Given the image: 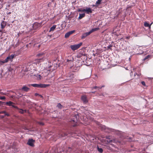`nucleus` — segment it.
I'll use <instances>...</instances> for the list:
<instances>
[{
    "label": "nucleus",
    "instance_id": "40",
    "mask_svg": "<svg viewBox=\"0 0 153 153\" xmlns=\"http://www.w3.org/2000/svg\"><path fill=\"white\" fill-rule=\"evenodd\" d=\"M129 38H130L129 36H127V37H126V38L127 39H129Z\"/></svg>",
    "mask_w": 153,
    "mask_h": 153
},
{
    "label": "nucleus",
    "instance_id": "53",
    "mask_svg": "<svg viewBox=\"0 0 153 153\" xmlns=\"http://www.w3.org/2000/svg\"><path fill=\"white\" fill-rule=\"evenodd\" d=\"M2 32V30H0V33Z\"/></svg>",
    "mask_w": 153,
    "mask_h": 153
},
{
    "label": "nucleus",
    "instance_id": "21",
    "mask_svg": "<svg viewBox=\"0 0 153 153\" xmlns=\"http://www.w3.org/2000/svg\"><path fill=\"white\" fill-rule=\"evenodd\" d=\"M102 1V0H97V1L96 2V4L97 5H99L100 4H101V2Z\"/></svg>",
    "mask_w": 153,
    "mask_h": 153
},
{
    "label": "nucleus",
    "instance_id": "22",
    "mask_svg": "<svg viewBox=\"0 0 153 153\" xmlns=\"http://www.w3.org/2000/svg\"><path fill=\"white\" fill-rule=\"evenodd\" d=\"M6 63L5 62V60H4L3 61L0 60V66H1V65H3L4 64V63Z\"/></svg>",
    "mask_w": 153,
    "mask_h": 153
},
{
    "label": "nucleus",
    "instance_id": "42",
    "mask_svg": "<svg viewBox=\"0 0 153 153\" xmlns=\"http://www.w3.org/2000/svg\"><path fill=\"white\" fill-rule=\"evenodd\" d=\"M106 138L107 139H110L109 137V136H107V137H106Z\"/></svg>",
    "mask_w": 153,
    "mask_h": 153
},
{
    "label": "nucleus",
    "instance_id": "49",
    "mask_svg": "<svg viewBox=\"0 0 153 153\" xmlns=\"http://www.w3.org/2000/svg\"><path fill=\"white\" fill-rule=\"evenodd\" d=\"M24 111V112H26L27 110H23Z\"/></svg>",
    "mask_w": 153,
    "mask_h": 153
},
{
    "label": "nucleus",
    "instance_id": "35",
    "mask_svg": "<svg viewBox=\"0 0 153 153\" xmlns=\"http://www.w3.org/2000/svg\"><path fill=\"white\" fill-rule=\"evenodd\" d=\"M7 116L8 117V116H10V114H8V113H6V112H5V116Z\"/></svg>",
    "mask_w": 153,
    "mask_h": 153
},
{
    "label": "nucleus",
    "instance_id": "20",
    "mask_svg": "<svg viewBox=\"0 0 153 153\" xmlns=\"http://www.w3.org/2000/svg\"><path fill=\"white\" fill-rule=\"evenodd\" d=\"M57 107L59 108L62 109L63 107V106L60 103H59L57 104Z\"/></svg>",
    "mask_w": 153,
    "mask_h": 153
},
{
    "label": "nucleus",
    "instance_id": "39",
    "mask_svg": "<svg viewBox=\"0 0 153 153\" xmlns=\"http://www.w3.org/2000/svg\"><path fill=\"white\" fill-rule=\"evenodd\" d=\"M104 87V85H102V86L101 87H100V89H101V88H102V87Z\"/></svg>",
    "mask_w": 153,
    "mask_h": 153
},
{
    "label": "nucleus",
    "instance_id": "1",
    "mask_svg": "<svg viewBox=\"0 0 153 153\" xmlns=\"http://www.w3.org/2000/svg\"><path fill=\"white\" fill-rule=\"evenodd\" d=\"M82 43L80 42L78 44H75L70 46V48L73 51H75L78 49L82 45Z\"/></svg>",
    "mask_w": 153,
    "mask_h": 153
},
{
    "label": "nucleus",
    "instance_id": "15",
    "mask_svg": "<svg viewBox=\"0 0 153 153\" xmlns=\"http://www.w3.org/2000/svg\"><path fill=\"white\" fill-rule=\"evenodd\" d=\"M27 86L28 87H30V86H32L34 87H38V84H30L27 85Z\"/></svg>",
    "mask_w": 153,
    "mask_h": 153
},
{
    "label": "nucleus",
    "instance_id": "31",
    "mask_svg": "<svg viewBox=\"0 0 153 153\" xmlns=\"http://www.w3.org/2000/svg\"><path fill=\"white\" fill-rule=\"evenodd\" d=\"M112 47V45H109L108 46V48L110 49H111V48Z\"/></svg>",
    "mask_w": 153,
    "mask_h": 153
},
{
    "label": "nucleus",
    "instance_id": "56",
    "mask_svg": "<svg viewBox=\"0 0 153 153\" xmlns=\"http://www.w3.org/2000/svg\"><path fill=\"white\" fill-rule=\"evenodd\" d=\"M5 117V115H4V116H1V117Z\"/></svg>",
    "mask_w": 153,
    "mask_h": 153
},
{
    "label": "nucleus",
    "instance_id": "45",
    "mask_svg": "<svg viewBox=\"0 0 153 153\" xmlns=\"http://www.w3.org/2000/svg\"><path fill=\"white\" fill-rule=\"evenodd\" d=\"M39 97H42V96L41 95L39 94Z\"/></svg>",
    "mask_w": 153,
    "mask_h": 153
},
{
    "label": "nucleus",
    "instance_id": "27",
    "mask_svg": "<svg viewBox=\"0 0 153 153\" xmlns=\"http://www.w3.org/2000/svg\"><path fill=\"white\" fill-rule=\"evenodd\" d=\"M20 111H19V113L21 114H23L24 113V111L22 109H20Z\"/></svg>",
    "mask_w": 153,
    "mask_h": 153
},
{
    "label": "nucleus",
    "instance_id": "7",
    "mask_svg": "<svg viewBox=\"0 0 153 153\" xmlns=\"http://www.w3.org/2000/svg\"><path fill=\"white\" fill-rule=\"evenodd\" d=\"M50 86V84H39V88H45L49 86Z\"/></svg>",
    "mask_w": 153,
    "mask_h": 153
},
{
    "label": "nucleus",
    "instance_id": "57",
    "mask_svg": "<svg viewBox=\"0 0 153 153\" xmlns=\"http://www.w3.org/2000/svg\"><path fill=\"white\" fill-rule=\"evenodd\" d=\"M1 102L0 101V103H1Z\"/></svg>",
    "mask_w": 153,
    "mask_h": 153
},
{
    "label": "nucleus",
    "instance_id": "48",
    "mask_svg": "<svg viewBox=\"0 0 153 153\" xmlns=\"http://www.w3.org/2000/svg\"><path fill=\"white\" fill-rule=\"evenodd\" d=\"M40 153H48V152H45L44 153L43 152H41Z\"/></svg>",
    "mask_w": 153,
    "mask_h": 153
},
{
    "label": "nucleus",
    "instance_id": "58",
    "mask_svg": "<svg viewBox=\"0 0 153 153\" xmlns=\"http://www.w3.org/2000/svg\"><path fill=\"white\" fill-rule=\"evenodd\" d=\"M0 114H1V111L0 112Z\"/></svg>",
    "mask_w": 153,
    "mask_h": 153
},
{
    "label": "nucleus",
    "instance_id": "28",
    "mask_svg": "<svg viewBox=\"0 0 153 153\" xmlns=\"http://www.w3.org/2000/svg\"><path fill=\"white\" fill-rule=\"evenodd\" d=\"M44 124L42 122H39V125H40L42 126L44 125Z\"/></svg>",
    "mask_w": 153,
    "mask_h": 153
},
{
    "label": "nucleus",
    "instance_id": "2",
    "mask_svg": "<svg viewBox=\"0 0 153 153\" xmlns=\"http://www.w3.org/2000/svg\"><path fill=\"white\" fill-rule=\"evenodd\" d=\"M95 31V29H93L91 30L89 32H87L83 34L81 37V39H85L86 37L87 36H88L90 35L92 33Z\"/></svg>",
    "mask_w": 153,
    "mask_h": 153
},
{
    "label": "nucleus",
    "instance_id": "32",
    "mask_svg": "<svg viewBox=\"0 0 153 153\" xmlns=\"http://www.w3.org/2000/svg\"><path fill=\"white\" fill-rule=\"evenodd\" d=\"M97 88H98V89H100V87H97V86H94V87L93 88H92V89H96Z\"/></svg>",
    "mask_w": 153,
    "mask_h": 153
},
{
    "label": "nucleus",
    "instance_id": "4",
    "mask_svg": "<svg viewBox=\"0 0 153 153\" xmlns=\"http://www.w3.org/2000/svg\"><path fill=\"white\" fill-rule=\"evenodd\" d=\"M81 99L84 103H86L88 102V101L87 100V97L86 95H84L82 96Z\"/></svg>",
    "mask_w": 153,
    "mask_h": 153
},
{
    "label": "nucleus",
    "instance_id": "16",
    "mask_svg": "<svg viewBox=\"0 0 153 153\" xmlns=\"http://www.w3.org/2000/svg\"><path fill=\"white\" fill-rule=\"evenodd\" d=\"M153 23H151L150 25L147 22H145L144 23V25L146 27H148L150 29L151 28V26Z\"/></svg>",
    "mask_w": 153,
    "mask_h": 153
},
{
    "label": "nucleus",
    "instance_id": "37",
    "mask_svg": "<svg viewBox=\"0 0 153 153\" xmlns=\"http://www.w3.org/2000/svg\"><path fill=\"white\" fill-rule=\"evenodd\" d=\"M137 75L138 76H139L140 75H141V74H137V73H136L135 74H134V76H135V75Z\"/></svg>",
    "mask_w": 153,
    "mask_h": 153
},
{
    "label": "nucleus",
    "instance_id": "50",
    "mask_svg": "<svg viewBox=\"0 0 153 153\" xmlns=\"http://www.w3.org/2000/svg\"><path fill=\"white\" fill-rule=\"evenodd\" d=\"M131 7V6H129V7H128L127 8V9L128 8H130V7Z\"/></svg>",
    "mask_w": 153,
    "mask_h": 153
},
{
    "label": "nucleus",
    "instance_id": "43",
    "mask_svg": "<svg viewBox=\"0 0 153 153\" xmlns=\"http://www.w3.org/2000/svg\"><path fill=\"white\" fill-rule=\"evenodd\" d=\"M37 24V23H35L34 25H33V27H35V25H36Z\"/></svg>",
    "mask_w": 153,
    "mask_h": 153
},
{
    "label": "nucleus",
    "instance_id": "11",
    "mask_svg": "<svg viewBox=\"0 0 153 153\" xmlns=\"http://www.w3.org/2000/svg\"><path fill=\"white\" fill-rule=\"evenodd\" d=\"M22 90L25 92H28L30 90V88L24 85L22 87Z\"/></svg>",
    "mask_w": 153,
    "mask_h": 153
},
{
    "label": "nucleus",
    "instance_id": "19",
    "mask_svg": "<svg viewBox=\"0 0 153 153\" xmlns=\"http://www.w3.org/2000/svg\"><path fill=\"white\" fill-rule=\"evenodd\" d=\"M5 62L6 63L9 60H11V59H10V57L9 56L7 57V58L4 60Z\"/></svg>",
    "mask_w": 153,
    "mask_h": 153
},
{
    "label": "nucleus",
    "instance_id": "3",
    "mask_svg": "<svg viewBox=\"0 0 153 153\" xmlns=\"http://www.w3.org/2000/svg\"><path fill=\"white\" fill-rule=\"evenodd\" d=\"M74 118H73V120H71V122L73 123V124L72 125L73 127H75L77 125V120L76 118V116L74 115Z\"/></svg>",
    "mask_w": 153,
    "mask_h": 153
},
{
    "label": "nucleus",
    "instance_id": "55",
    "mask_svg": "<svg viewBox=\"0 0 153 153\" xmlns=\"http://www.w3.org/2000/svg\"><path fill=\"white\" fill-rule=\"evenodd\" d=\"M52 67H53V66H52L50 65V67H49L52 68Z\"/></svg>",
    "mask_w": 153,
    "mask_h": 153
},
{
    "label": "nucleus",
    "instance_id": "24",
    "mask_svg": "<svg viewBox=\"0 0 153 153\" xmlns=\"http://www.w3.org/2000/svg\"><path fill=\"white\" fill-rule=\"evenodd\" d=\"M78 12H85V9H82L81 8H79L78 9Z\"/></svg>",
    "mask_w": 153,
    "mask_h": 153
},
{
    "label": "nucleus",
    "instance_id": "10",
    "mask_svg": "<svg viewBox=\"0 0 153 153\" xmlns=\"http://www.w3.org/2000/svg\"><path fill=\"white\" fill-rule=\"evenodd\" d=\"M43 54H39V62H42L44 60Z\"/></svg>",
    "mask_w": 153,
    "mask_h": 153
},
{
    "label": "nucleus",
    "instance_id": "8",
    "mask_svg": "<svg viewBox=\"0 0 153 153\" xmlns=\"http://www.w3.org/2000/svg\"><path fill=\"white\" fill-rule=\"evenodd\" d=\"M34 140L32 139H29L27 144L29 146H33Z\"/></svg>",
    "mask_w": 153,
    "mask_h": 153
},
{
    "label": "nucleus",
    "instance_id": "29",
    "mask_svg": "<svg viewBox=\"0 0 153 153\" xmlns=\"http://www.w3.org/2000/svg\"><path fill=\"white\" fill-rule=\"evenodd\" d=\"M141 84L142 85H143L144 86H146V85L145 84V83L144 81H142L141 82Z\"/></svg>",
    "mask_w": 153,
    "mask_h": 153
},
{
    "label": "nucleus",
    "instance_id": "9",
    "mask_svg": "<svg viewBox=\"0 0 153 153\" xmlns=\"http://www.w3.org/2000/svg\"><path fill=\"white\" fill-rule=\"evenodd\" d=\"M85 11L87 14H89L90 13H92V12L91 9L90 8L86 7V8L85 9Z\"/></svg>",
    "mask_w": 153,
    "mask_h": 153
},
{
    "label": "nucleus",
    "instance_id": "33",
    "mask_svg": "<svg viewBox=\"0 0 153 153\" xmlns=\"http://www.w3.org/2000/svg\"><path fill=\"white\" fill-rule=\"evenodd\" d=\"M48 71H51V72H53V75H54V73L55 72L54 71V69H53V70L52 69V70L51 69H50V70H48Z\"/></svg>",
    "mask_w": 153,
    "mask_h": 153
},
{
    "label": "nucleus",
    "instance_id": "54",
    "mask_svg": "<svg viewBox=\"0 0 153 153\" xmlns=\"http://www.w3.org/2000/svg\"><path fill=\"white\" fill-rule=\"evenodd\" d=\"M91 93H92L94 94V93H95V92H92Z\"/></svg>",
    "mask_w": 153,
    "mask_h": 153
},
{
    "label": "nucleus",
    "instance_id": "38",
    "mask_svg": "<svg viewBox=\"0 0 153 153\" xmlns=\"http://www.w3.org/2000/svg\"><path fill=\"white\" fill-rule=\"evenodd\" d=\"M137 75L138 76H139L140 75H141V74H137V73H136L135 74H134V76H135V75Z\"/></svg>",
    "mask_w": 153,
    "mask_h": 153
},
{
    "label": "nucleus",
    "instance_id": "41",
    "mask_svg": "<svg viewBox=\"0 0 153 153\" xmlns=\"http://www.w3.org/2000/svg\"><path fill=\"white\" fill-rule=\"evenodd\" d=\"M39 79H41V76L39 74Z\"/></svg>",
    "mask_w": 153,
    "mask_h": 153
},
{
    "label": "nucleus",
    "instance_id": "23",
    "mask_svg": "<svg viewBox=\"0 0 153 153\" xmlns=\"http://www.w3.org/2000/svg\"><path fill=\"white\" fill-rule=\"evenodd\" d=\"M97 149L98 151L100 153H102V152L103 151L102 149L101 148H99L98 147H97Z\"/></svg>",
    "mask_w": 153,
    "mask_h": 153
},
{
    "label": "nucleus",
    "instance_id": "26",
    "mask_svg": "<svg viewBox=\"0 0 153 153\" xmlns=\"http://www.w3.org/2000/svg\"><path fill=\"white\" fill-rule=\"evenodd\" d=\"M9 56L10 57V59H11V60H12L14 57V55L12 54L10 56Z\"/></svg>",
    "mask_w": 153,
    "mask_h": 153
},
{
    "label": "nucleus",
    "instance_id": "36",
    "mask_svg": "<svg viewBox=\"0 0 153 153\" xmlns=\"http://www.w3.org/2000/svg\"><path fill=\"white\" fill-rule=\"evenodd\" d=\"M5 112H6V111H1V114H5Z\"/></svg>",
    "mask_w": 153,
    "mask_h": 153
},
{
    "label": "nucleus",
    "instance_id": "12",
    "mask_svg": "<svg viewBox=\"0 0 153 153\" xmlns=\"http://www.w3.org/2000/svg\"><path fill=\"white\" fill-rule=\"evenodd\" d=\"M6 25V22H5L3 21L1 24V26L2 29H3Z\"/></svg>",
    "mask_w": 153,
    "mask_h": 153
},
{
    "label": "nucleus",
    "instance_id": "14",
    "mask_svg": "<svg viewBox=\"0 0 153 153\" xmlns=\"http://www.w3.org/2000/svg\"><path fill=\"white\" fill-rule=\"evenodd\" d=\"M79 16L78 18V20H80L82 19L85 16V14L84 13L81 14L79 13Z\"/></svg>",
    "mask_w": 153,
    "mask_h": 153
},
{
    "label": "nucleus",
    "instance_id": "46",
    "mask_svg": "<svg viewBox=\"0 0 153 153\" xmlns=\"http://www.w3.org/2000/svg\"><path fill=\"white\" fill-rule=\"evenodd\" d=\"M38 95V93H36L35 94V95L36 96H37Z\"/></svg>",
    "mask_w": 153,
    "mask_h": 153
},
{
    "label": "nucleus",
    "instance_id": "13",
    "mask_svg": "<svg viewBox=\"0 0 153 153\" xmlns=\"http://www.w3.org/2000/svg\"><path fill=\"white\" fill-rule=\"evenodd\" d=\"M58 135V137L59 138L64 137L65 136H67L68 135V134L67 133H61Z\"/></svg>",
    "mask_w": 153,
    "mask_h": 153
},
{
    "label": "nucleus",
    "instance_id": "51",
    "mask_svg": "<svg viewBox=\"0 0 153 153\" xmlns=\"http://www.w3.org/2000/svg\"><path fill=\"white\" fill-rule=\"evenodd\" d=\"M112 140H110L109 141V143H110V142H112Z\"/></svg>",
    "mask_w": 153,
    "mask_h": 153
},
{
    "label": "nucleus",
    "instance_id": "18",
    "mask_svg": "<svg viewBox=\"0 0 153 153\" xmlns=\"http://www.w3.org/2000/svg\"><path fill=\"white\" fill-rule=\"evenodd\" d=\"M74 60V59L72 58L71 59H67V62H68L69 64L71 63V62H72Z\"/></svg>",
    "mask_w": 153,
    "mask_h": 153
},
{
    "label": "nucleus",
    "instance_id": "5",
    "mask_svg": "<svg viewBox=\"0 0 153 153\" xmlns=\"http://www.w3.org/2000/svg\"><path fill=\"white\" fill-rule=\"evenodd\" d=\"M13 104H14V103L13 102H12L10 101L8 102H7L6 103V104L7 105H8L9 106H12V107L14 108H16L17 109H19L18 108L17 106H15V105H13Z\"/></svg>",
    "mask_w": 153,
    "mask_h": 153
},
{
    "label": "nucleus",
    "instance_id": "25",
    "mask_svg": "<svg viewBox=\"0 0 153 153\" xmlns=\"http://www.w3.org/2000/svg\"><path fill=\"white\" fill-rule=\"evenodd\" d=\"M150 57V55H148L147 56H146L144 59V60H145L147 59L148 58H149V57Z\"/></svg>",
    "mask_w": 153,
    "mask_h": 153
},
{
    "label": "nucleus",
    "instance_id": "6",
    "mask_svg": "<svg viewBox=\"0 0 153 153\" xmlns=\"http://www.w3.org/2000/svg\"><path fill=\"white\" fill-rule=\"evenodd\" d=\"M74 30H72L66 33L65 35V38H68L74 32Z\"/></svg>",
    "mask_w": 153,
    "mask_h": 153
},
{
    "label": "nucleus",
    "instance_id": "52",
    "mask_svg": "<svg viewBox=\"0 0 153 153\" xmlns=\"http://www.w3.org/2000/svg\"><path fill=\"white\" fill-rule=\"evenodd\" d=\"M71 148H69L68 150H71Z\"/></svg>",
    "mask_w": 153,
    "mask_h": 153
},
{
    "label": "nucleus",
    "instance_id": "47",
    "mask_svg": "<svg viewBox=\"0 0 153 153\" xmlns=\"http://www.w3.org/2000/svg\"><path fill=\"white\" fill-rule=\"evenodd\" d=\"M105 128V126H102V129H103V128Z\"/></svg>",
    "mask_w": 153,
    "mask_h": 153
},
{
    "label": "nucleus",
    "instance_id": "30",
    "mask_svg": "<svg viewBox=\"0 0 153 153\" xmlns=\"http://www.w3.org/2000/svg\"><path fill=\"white\" fill-rule=\"evenodd\" d=\"M5 97L4 96L0 97V100H5Z\"/></svg>",
    "mask_w": 153,
    "mask_h": 153
},
{
    "label": "nucleus",
    "instance_id": "44",
    "mask_svg": "<svg viewBox=\"0 0 153 153\" xmlns=\"http://www.w3.org/2000/svg\"><path fill=\"white\" fill-rule=\"evenodd\" d=\"M98 5H96H96H93V7H95V6H98Z\"/></svg>",
    "mask_w": 153,
    "mask_h": 153
},
{
    "label": "nucleus",
    "instance_id": "17",
    "mask_svg": "<svg viewBox=\"0 0 153 153\" xmlns=\"http://www.w3.org/2000/svg\"><path fill=\"white\" fill-rule=\"evenodd\" d=\"M56 25H53L52 27H51L49 30V32H50L51 31H54L56 28Z\"/></svg>",
    "mask_w": 153,
    "mask_h": 153
},
{
    "label": "nucleus",
    "instance_id": "34",
    "mask_svg": "<svg viewBox=\"0 0 153 153\" xmlns=\"http://www.w3.org/2000/svg\"><path fill=\"white\" fill-rule=\"evenodd\" d=\"M0 94L2 95H6V93H4L0 91Z\"/></svg>",
    "mask_w": 153,
    "mask_h": 153
}]
</instances>
